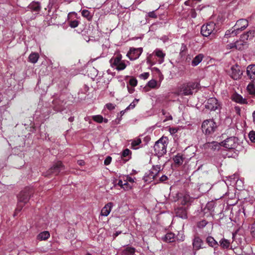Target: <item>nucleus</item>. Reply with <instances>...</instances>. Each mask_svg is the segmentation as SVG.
Instances as JSON below:
<instances>
[{"instance_id": "f257e3e1", "label": "nucleus", "mask_w": 255, "mask_h": 255, "mask_svg": "<svg viewBox=\"0 0 255 255\" xmlns=\"http://www.w3.org/2000/svg\"><path fill=\"white\" fill-rule=\"evenodd\" d=\"M199 88L200 83L197 81L184 83L178 88L176 94L179 96L191 95L194 90L199 89Z\"/></svg>"}, {"instance_id": "f03ea898", "label": "nucleus", "mask_w": 255, "mask_h": 255, "mask_svg": "<svg viewBox=\"0 0 255 255\" xmlns=\"http://www.w3.org/2000/svg\"><path fill=\"white\" fill-rule=\"evenodd\" d=\"M122 58V55L120 53L115 54L110 60L111 66L117 71L125 70L129 62L128 61L123 60Z\"/></svg>"}, {"instance_id": "7ed1b4c3", "label": "nucleus", "mask_w": 255, "mask_h": 255, "mask_svg": "<svg viewBox=\"0 0 255 255\" xmlns=\"http://www.w3.org/2000/svg\"><path fill=\"white\" fill-rule=\"evenodd\" d=\"M168 142L167 137L163 136L155 142L154 145V150L157 155L161 156L166 153Z\"/></svg>"}, {"instance_id": "20e7f679", "label": "nucleus", "mask_w": 255, "mask_h": 255, "mask_svg": "<svg viewBox=\"0 0 255 255\" xmlns=\"http://www.w3.org/2000/svg\"><path fill=\"white\" fill-rule=\"evenodd\" d=\"M217 32L216 24L210 22L203 24L201 28V33L205 37H208Z\"/></svg>"}, {"instance_id": "39448f33", "label": "nucleus", "mask_w": 255, "mask_h": 255, "mask_svg": "<svg viewBox=\"0 0 255 255\" xmlns=\"http://www.w3.org/2000/svg\"><path fill=\"white\" fill-rule=\"evenodd\" d=\"M217 128V125L213 120H205L202 124V131L206 135L213 133Z\"/></svg>"}, {"instance_id": "423d86ee", "label": "nucleus", "mask_w": 255, "mask_h": 255, "mask_svg": "<svg viewBox=\"0 0 255 255\" xmlns=\"http://www.w3.org/2000/svg\"><path fill=\"white\" fill-rule=\"evenodd\" d=\"M221 146L228 149H235L239 146L238 139L236 137L227 138L221 142Z\"/></svg>"}, {"instance_id": "0eeeda50", "label": "nucleus", "mask_w": 255, "mask_h": 255, "mask_svg": "<svg viewBox=\"0 0 255 255\" xmlns=\"http://www.w3.org/2000/svg\"><path fill=\"white\" fill-rule=\"evenodd\" d=\"M228 74L232 79L237 80L241 78L243 72L241 71L240 67L236 64L231 67L230 70L228 71Z\"/></svg>"}, {"instance_id": "6e6552de", "label": "nucleus", "mask_w": 255, "mask_h": 255, "mask_svg": "<svg viewBox=\"0 0 255 255\" xmlns=\"http://www.w3.org/2000/svg\"><path fill=\"white\" fill-rule=\"evenodd\" d=\"M142 52L143 49L141 47L137 48L131 47L127 53V56L129 60H134L139 58Z\"/></svg>"}, {"instance_id": "1a4fd4ad", "label": "nucleus", "mask_w": 255, "mask_h": 255, "mask_svg": "<svg viewBox=\"0 0 255 255\" xmlns=\"http://www.w3.org/2000/svg\"><path fill=\"white\" fill-rule=\"evenodd\" d=\"M206 109L210 111H215L221 109V105L218 102L217 99L215 98H211L209 99L206 104Z\"/></svg>"}, {"instance_id": "9d476101", "label": "nucleus", "mask_w": 255, "mask_h": 255, "mask_svg": "<svg viewBox=\"0 0 255 255\" xmlns=\"http://www.w3.org/2000/svg\"><path fill=\"white\" fill-rule=\"evenodd\" d=\"M248 21L246 19H241L236 22L234 27L239 33V31L244 30L248 26Z\"/></svg>"}, {"instance_id": "9b49d317", "label": "nucleus", "mask_w": 255, "mask_h": 255, "mask_svg": "<svg viewBox=\"0 0 255 255\" xmlns=\"http://www.w3.org/2000/svg\"><path fill=\"white\" fill-rule=\"evenodd\" d=\"M114 204L112 202L108 203L102 209L100 215L104 217L108 216L111 213Z\"/></svg>"}, {"instance_id": "f8f14e48", "label": "nucleus", "mask_w": 255, "mask_h": 255, "mask_svg": "<svg viewBox=\"0 0 255 255\" xmlns=\"http://www.w3.org/2000/svg\"><path fill=\"white\" fill-rule=\"evenodd\" d=\"M193 249L194 251H198L203 248V242L199 237H195L192 241Z\"/></svg>"}, {"instance_id": "ddd939ff", "label": "nucleus", "mask_w": 255, "mask_h": 255, "mask_svg": "<svg viewBox=\"0 0 255 255\" xmlns=\"http://www.w3.org/2000/svg\"><path fill=\"white\" fill-rule=\"evenodd\" d=\"M30 196V194L29 191H22L20 192L18 195V201L25 204L28 201Z\"/></svg>"}, {"instance_id": "4468645a", "label": "nucleus", "mask_w": 255, "mask_h": 255, "mask_svg": "<svg viewBox=\"0 0 255 255\" xmlns=\"http://www.w3.org/2000/svg\"><path fill=\"white\" fill-rule=\"evenodd\" d=\"M247 75L252 81L255 80V64H252L247 66Z\"/></svg>"}, {"instance_id": "2eb2a0df", "label": "nucleus", "mask_w": 255, "mask_h": 255, "mask_svg": "<svg viewBox=\"0 0 255 255\" xmlns=\"http://www.w3.org/2000/svg\"><path fill=\"white\" fill-rule=\"evenodd\" d=\"M63 165L61 162L58 161L55 163L50 169L51 173L57 175L61 170L63 169Z\"/></svg>"}, {"instance_id": "dca6fc26", "label": "nucleus", "mask_w": 255, "mask_h": 255, "mask_svg": "<svg viewBox=\"0 0 255 255\" xmlns=\"http://www.w3.org/2000/svg\"><path fill=\"white\" fill-rule=\"evenodd\" d=\"M255 36V31L254 30H251L248 31L246 33L243 34L241 36V38L245 41L248 40H251Z\"/></svg>"}, {"instance_id": "f3484780", "label": "nucleus", "mask_w": 255, "mask_h": 255, "mask_svg": "<svg viewBox=\"0 0 255 255\" xmlns=\"http://www.w3.org/2000/svg\"><path fill=\"white\" fill-rule=\"evenodd\" d=\"M153 54L159 58L158 60L159 64H161L164 62L166 54L162 50L157 48L154 51Z\"/></svg>"}, {"instance_id": "a211bd4d", "label": "nucleus", "mask_w": 255, "mask_h": 255, "mask_svg": "<svg viewBox=\"0 0 255 255\" xmlns=\"http://www.w3.org/2000/svg\"><path fill=\"white\" fill-rule=\"evenodd\" d=\"M236 50L242 51L244 50L247 45V42L245 41L241 38L238 40L235 41Z\"/></svg>"}, {"instance_id": "6ab92c4d", "label": "nucleus", "mask_w": 255, "mask_h": 255, "mask_svg": "<svg viewBox=\"0 0 255 255\" xmlns=\"http://www.w3.org/2000/svg\"><path fill=\"white\" fill-rule=\"evenodd\" d=\"M50 236V234L48 231H43L38 234L36 239L39 241H45L49 238Z\"/></svg>"}, {"instance_id": "aec40b11", "label": "nucleus", "mask_w": 255, "mask_h": 255, "mask_svg": "<svg viewBox=\"0 0 255 255\" xmlns=\"http://www.w3.org/2000/svg\"><path fill=\"white\" fill-rule=\"evenodd\" d=\"M161 171V167L160 165L153 166L151 169L149 176L154 179L158 175L159 172Z\"/></svg>"}, {"instance_id": "412c9836", "label": "nucleus", "mask_w": 255, "mask_h": 255, "mask_svg": "<svg viewBox=\"0 0 255 255\" xmlns=\"http://www.w3.org/2000/svg\"><path fill=\"white\" fill-rule=\"evenodd\" d=\"M232 100L236 102V103H238L240 104H246L247 101L246 100L243 98V97L238 94H235L232 96Z\"/></svg>"}, {"instance_id": "4be33fe9", "label": "nucleus", "mask_w": 255, "mask_h": 255, "mask_svg": "<svg viewBox=\"0 0 255 255\" xmlns=\"http://www.w3.org/2000/svg\"><path fill=\"white\" fill-rule=\"evenodd\" d=\"M135 252L134 248L128 246L121 253L122 255H133Z\"/></svg>"}, {"instance_id": "5701e85b", "label": "nucleus", "mask_w": 255, "mask_h": 255, "mask_svg": "<svg viewBox=\"0 0 255 255\" xmlns=\"http://www.w3.org/2000/svg\"><path fill=\"white\" fill-rule=\"evenodd\" d=\"M204 58V55L202 54H198L196 56L191 62L192 66H196L201 62Z\"/></svg>"}, {"instance_id": "b1692460", "label": "nucleus", "mask_w": 255, "mask_h": 255, "mask_svg": "<svg viewBox=\"0 0 255 255\" xmlns=\"http://www.w3.org/2000/svg\"><path fill=\"white\" fill-rule=\"evenodd\" d=\"M220 146H221V143H219L216 141L208 142L205 144V147L211 148V149L214 150L219 149Z\"/></svg>"}, {"instance_id": "393cba45", "label": "nucleus", "mask_w": 255, "mask_h": 255, "mask_svg": "<svg viewBox=\"0 0 255 255\" xmlns=\"http://www.w3.org/2000/svg\"><path fill=\"white\" fill-rule=\"evenodd\" d=\"M176 214L177 217L182 219H186L187 218L186 211L182 208H178L176 210Z\"/></svg>"}, {"instance_id": "a878e982", "label": "nucleus", "mask_w": 255, "mask_h": 255, "mask_svg": "<svg viewBox=\"0 0 255 255\" xmlns=\"http://www.w3.org/2000/svg\"><path fill=\"white\" fill-rule=\"evenodd\" d=\"M92 119L94 121L98 123H102L103 122L107 123L108 122V120L107 119L104 118L102 116L100 115L92 116Z\"/></svg>"}, {"instance_id": "bb28decb", "label": "nucleus", "mask_w": 255, "mask_h": 255, "mask_svg": "<svg viewBox=\"0 0 255 255\" xmlns=\"http://www.w3.org/2000/svg\"><path fill=\"white\" fill-rule=\"evenodd\" d=\"M206 242L210 246L215 248L219 246L218 242L211 236H208L207 238Z\"/></svg>"}, {"instance_id": "cd10ccee", "label": "nucleus", "mask_w": 255, "mask_h": 255, "mask_svg": "<svg viewBox=\"0 0 255 255\" xmlns=\"http://www.w3.org/2000/svg\"><path fill=\"white\" fill-rule=\"evenodd\" d=\"M175 235L172 233H168L166 234L163 238V241L171 243L174 241Z\"/></svg>"}, {"instance_id": "c85d7f7f", "label": "nucleus", "mask_w": 255, "mask_h": 255, "mask_svg": "<svg viewBox=\"0 0 255 255\" xmlns=\"http://www.w3.org/2000/svg\"><path fill=\"white\" fill-rule=\"evenodd\" d=\"M39 58V54L37 53H32L28 57L29 62L33 64L36 63L38 61Z\"/></svg>"}, {"instance_id": "c756f323", "label": "nucleus", "mask_w": 255, "mask_h": 255, "mask_svg": "<svg viewBox=\"0 0 255 255\" xmlns=\"http://www.w3.org/2000/svg\"><path fill=\"white\" fill-rule=\"evenodd\" d=\"M238 34V32L235 29V28L227 30L225 34V37L228 38L231 37H234L236 36Z\"/></svg>"}, {"instance_id": "7c9ffc66", "label": "nucleus", "mask_w": 255, "mask_h": 255, "mask_svg": "<svg viewBox=\"0 0 255 255\" xmlns=\"http://www.w3.org/2000/svg\"><path fill=\"white\" fill-rule=\"evenodd\" d=\"M173 160L175 163L181 165L183 162L184 158L183 157L182 155L181 154H177L176 155L173 157Z\"/></svg>"}, {"instance_id": "2f4dec72", "label": "nucleus", "mask_w": 255, "mask_h": 255, "mask_svg": "<svg viewBox=\"0 0 255 255\" xmlns=\"http://www.w3.org/2000/svg\"><path fill=\"white\" fill-rule=\"evenodd\" d=\"M82 15L85 17L88 20L90 21L92 19L93 15L87 9H83L81 11Z\"/></svg>"}, {"instance_id": "473e14b6", "label": "nucleus", "mask_w": 255, "mask_h": 255, "mask_svg": "<svg viewBox=\"0 0 255 255\" xmlns=\"http://www.w3.org/2000/svg\"><path fill=\"white\" fill-rule=\"evenodd\" d=\"M147 85L150 88L154 89L159 88L160 84H158L157 82L155 80L152 79L148 82Z\"/></svg>"}, {"instance_id": "72a5a7b5", "label": "nucleus", "mask_w": 255, "mask_h": 255, "mask_svg": "<svg viewBox=\"0 0 255 255\" xmlns=\"http://www.w3.org/2000/svg\"><path fill=\"white\" fill-rule=\"evenodd\" d=\"M221 247L223 249H228L230 246V242L226 239H221L220 242Z\"/></svg>"}, {"instance_id": "f704fd0d", "label": "nucleus", "mask_w": 255, "mask_h": 255, "mask_svg": "<svg viewBox=\"0 0 255 255\" xmlns=\"http://www.w3.org/2000/svg\"><path fill=\"white\" fill-rule=\"evenodd\" d=\"M247 90L250 94L255 96V84L254 83H250L247 86Z\"/></svg>"}, {"instance_id": "c9c22d12", "label": "nucleus", "mask_w": 255, "mask_h": 255, "mask_svg": "<svg viewBox=\"0 0 255 255\" xmlns=\"http://www.w3.org/2000/svg\"><path fill=\"white\" fill-rule=\"evenodd\" d=\"M141 143V139L139 138H136L131 140V145L133 149H136L138 148L136 146L139 145Z\"/></svg>"}, {"instance_id": "e433bc0d", "label": "nucleus", "mask_w": 255, "mask_h": 255, "mask_svg": "<svg viewBox=\"0 0 255 255\" xmlns=\"http://www.w3.org/2000/svg\"><path fill=\"white\" fill-rule=\"evenodd\" d=\"M131 154V151L129 149L126 148L123 151L122 154V157L125 158L128 157L129 159L130 158Z\"/></svg>"}, {"instance_id": "4c0bfd02", "label": "nucleus", "mask_w": 255, "mask_h": 255, "mask_svg": "<svg viewBox=\"0 0 255 255\" xmlns=\"http://www.w3.org/2000/svg\"><path fill=\"white\" fill-rule=\"evenodd\" d=\"M139 100L137 99H135L132 103L130 104V105L125 110H128L133 109L135 107L136 105L137 104Z\"/></svg>"}, {"instance_id": "58836bf2", "label": "nucleus", "mask_w": 255, "mask_h": 255, "mask_svg": "<svg viewBox=\"0 0 255 255\" xmlns=\"http://www.w3.org/2000/svg\"><path fill=\"white\" fill-rule=\"evenodd\" d=\"M30 6L34 11H39L40 9V5L38 2H32Z\"/></svg>"}, {"instance_id": "ea45409f", "label": "nucleus", "mask_w": 255, "mask_h": 255, "mask_svg": "<svg viewBox=\"0 0 255 255\" xmlns=\"http://www.w3.org/2000/svg\"><path fill=\"white\" fill-rule=\"evenodd\" d=\"M132 188V186L130 184H129L127 181L124 180V189L125 190H129L131 189Z\"/></svg>"}, {"instance_id": "a19ab883", "label": "nucleus", "mask_w": 255, "mask_h": 255, "mask_svg": "<svg viewBox=\"0 0 255 255\" xmlns=\"http://www.w3.org/2000/svg\"><path fill=\"white\" fill-rule=\"evenodd\" d=\"M226 48L228 50H232V49H236V43L235 42H232L228 44Z\"/></svg>"}, {"instance_id": "79ce46f5", "label": "nucleus", "mask_w": 255, "mask_h": 255, "mask_svg": "<svg viewBox=\"0 0 255 255\" xmlns=\"http://www.w3.org/2000/svg\"><path fill=\"white\" fill-rule=\"evenodd\" d=\"M249 137L251 141L255 142V131H251L249 134Z\"/></svg>"}, {"instance_id": "37998d69", "label": "nucleus", "mask_w": 255, "mask_h": 255, "mask_svg": "<svg viewBox=\"0 0 255 255\" xmlns=\"http://www.w3.org/2000/svg\"><path fill=\"white\" fill-rule=\"evenodd\" d=\"M79 22L78 20L71 21L69 23V25L72 28L77 27L79 25Z\"/></svg>"}, {"instance_id": "c03bdc74", "label": "nucleus", "mask_w": 255, "mask_h": 255, "mask_svg": "<svg viewBox=\"0 0 255 255\" xmlns=\"http://www.w3.org/2000/svg\"><path fill=\"white\" fill-rule=\"evenodd\" d=\"M149 76V73L148 72H144V73L141 74L139 76V77L141 79L146 80L148 78Z\"/></svg>"}, {"instance_id": "a18cd8bd", "label": "nucleus", "mask_w": 255, "mask_h": 255, "mask_svg": "<svg viewBox=\"0 0 255 255\" xmlns=\"http://www.w3.org/2000/svg\"><path fill=\"white\" fill-rule=\"evenodd\" d=\"M105 107L110 111L115 109L116 105L112 103H108L105 105Z\"/></svg>"}, {"instance_id": "49530a36", "label": "nucleus", "mask_w": 255, "mask_h": 255, "mask_svg": "<svg viewBox=\"0 0 255 255\" xmlns=\"http://www.w3.org/2000/svg\"><path fill=\"white\" fill-rule=\"evenodd\" d=\"M129 85L132 87H135L137 85V81L136 79L134 78H131L129 80Z\"/></svg>"}, {"instance_id": "de8ad7c7", "label": "nucleus", "mask_w": 255, "mask_h": 255, "mask_svg": "<svg viewBox=\"0 0 255 255\" xmlns=\"http://www.w3.org/2000/svg\"><path fill=\"white\" fill-rule=\"evenodd\" d=\"M126 181H127L128 183H133L134 182L135 178H133L129 175H127L125 177Z\"/></svg>"}, {"instance_id": "09e8293b", "label": "nucleus", "mask_w": 255, "mask_h": 255, "mask_svg": "<svg viewBox=\"0 0 255 255\" xmlns=\"http://www.w3.org/2000/svg\"><path fill=\"white\" fill-rule=\"evenodd\" d=\"M207 222L206 221L203 220L198 223V226L199 228H203L207 225Z\"/></svg>"}, {"instance_id": "8fccbe9b", "label": "nucleus", "mask_w": 255, "mask_h": 255, "mask_svg": "<svg viewBox=\"0 0 255 255\" xmlns=\"http://www.w3.org/2000/svg\"><path fill=\"white\" fill-rule=\"evenodd\" d=\"M112 161V158L110 156H108L104 160V164L108 165L111 163Z\"/></svg>"}, {"instance_id": "3c124183", "label": "nucleus", "mask_w": 255, "mask_h": 255, "mask_svg": "<svg viewBox=\"0 0 255 255\" xmlns=\"http://www.w3.org/2000/svg\"><path fill=\"white\" fill-rule=\"evenodd\" d=\"M169 131L171 134L176 133L178 131V128H170Z\"/></svg>"}, {"instance_id": "603ef678", "label": "nucleus", "mask_w": 255, "mask_h": 255, "mask_svg": "<svg viewBox=\"0 0 255 255\" xmlns=\"http://www.w3.org/2000/svg\"><path fill=\"white\" fill-rule=\"evenodd\" d=\"M148 16L149 17H152V18H156V15L154 11H150V12H148Z\"/></svg>"}, {"instance_id": "864d4df0", "label": "nucleus", "mask_w": 255, "mask_h": 255, "mask_svg": "<svg viewBox=\"0 0 255 255\" xmlns=\"http://www.w3.org/2000/svg\"><path fill=\"white\" fill-rule=\"evenodd\" d=\"M118 185L120 186L121 188L124 189V180H120L118 183Z\"/></svg>"}, {"instance_id": "5fc2aeb1", "label": "nucleus", "mask_w": 255, "mask_h": 255, "mask_svg": "<svg viewBox=\"0 0 255 255\" xmlns=\"http://www.w3.org/2000/svg\"><path fill=\"white\" fill-rule=\"evenodd\" d=\"M167 179V177L166 176V175H162L160 178V180L161 181H164L165 180H166Z\"/></svg>"}, {"instance_id": "6e6d98bb", "label": "nucleus", "mask_w": 255, "mask_h": 255, "mask_svg": "<svg viewBox=\"0 0 255 255\" xmlns=\"http://www.w3.org/2000/svg\"><path fill=\"white\" fill-rule=\"evenodd\" d=\"M172 120V117L171 115H169L168 116H166V119L165 120V121H168V120Z\"/></svg>"}, {"instance_id": "4d7b16f0", "label": "nucleus", "mask_w": 255, "mask_h": 255, "mask_svg": "<svg viewBox=\"0 0 255 255\" xmlns=\"http://www.w3.org/2000/svg\"><path fill=\"white\" fill-rule=\"evenodd\" d=\"M252 116L253 123L255 124V111L253 113Z\"/></svg>"}, {"instance_id": "13d9d810", "label": "nucleus", "mask_w": 255, "mask_h": 255, "mask_svg": "<svg viewBox=\"0 0 255 255\" xmlns=\"http://www.w3.org/2000/svg\"><path fill=\"white\" fill-rule=\"evenodd\" d=\"M78 163L79 165L82 166L84 165V162L83 160H79L78 161Z\"/></svg>"}, {"instance_id": "bf43d9fd", "label": "nucleus", "mask_w": 255, "mask_h": 255, "mask_svg": "<svg viewBox=\"0 0 255 255\" xmlns=\"http://www.w3.org/2000/svg\"><path fill=\"white\" fill-rule=\"evenodd\" d=\"M181 239H180L179 240L183 241L184 239V236H183V234H181Z\"/></svg>"}, {"instance_id": "052dcab7", "label": "nucleus", "mask_w": 255, "mask_h": 255, "mask_svg": "<svg viewBox=\"0 0 255 255\" xmlns=\"http://www.w3.org/2000/svg\"><path fill=\"white\" fill-rule=\"evenodd\" d=\"M133 89H128V92L130 93H132L133 92Z\"/></svg>"}, {"instance_id": "680f3d73", "label": "nucleus", "mask_w": 255, "mask_h": 255, "mask_svg": "<svg viewBox=\"0 0 255 255\" xmlns=\"http://www.w3.org/2000/svg\"><path fill=\"white\" fill-rule=\"evenodd\" d=\"M163 75L162 74H161L160 76V79L161 80H162L163 79Z\"/></svg>"}, {"instance_id": "e2e57ef3", "label": "nucleus", "mask_w": 255, "mask_h": 255, "mask_svg": "<svg viewBox=\"0 0 255 255\" xmlns=\"http://www.w3.org/2000/svg\"><path fill=\"white\" fill-rule=\"evenodd\" d=\"M125 111H126V110L121 111V114L122 115H124V113H125Z\"/></svg>"}, {"instance_id": "0e129e2a", "label": "nucleus", "mask_w": 255, "mask_h": 255, "mask_svg": "<svg viewBox=\"0 0 255 255\" xmlns=\"http://www.w3.org/2000/svg\"><path fill=\"white\" fill-rule=\"evenodd\" d=\"M69 120L70 122H72V121H73V118H69Z\"/></svg>"}, {"instance_id": "69168bd1", "label": "nucleus", "mask_w": 255, "mask_h": 255, "mask_svg": "<svg viewBox=\"0 0 255 255\" xmlns=\"http://www.w3.org/2000/svg\"><path fill=\"white\" fill-rule=\"evenodd\" d=\"M71 13H73V14H76V15L77 14V13H76V12H71V13H69L68 16H69L70 14H71Z\"/></svg>"}, {"instance_id": "338daca9", "label": "nucleus", "mask_w": 255, "mask_h": 255, "mask_svg": "<svg viewBox=\"0 0 255 255\" xmlns=\"http://www.w3.org/2000/svg\"><path fill=\"white\" fill-rule=\"evenodd\" d=\"M162 112L163 115H165L166 113H165V112L164 110H163Z\"/></svg>"}, {"instance_id": "774afa93", "label": "nucleus", "mask_w": 255, "mask_h": 255, "mask_svg": "<svg viewBox=\"0 0 255 255\" xmlns=\"http://www.w3.org/2000/svg\"><path fill=\"white\" fill-rule=\"evenodd\" d=\"M86 255H91L90 254H87Z\"/></svg>"}]
</instances>
